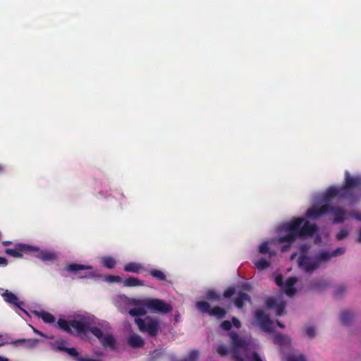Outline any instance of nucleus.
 <instances>
[{
  "mask_svg": "<svg viewBox=\"0 0 361 361\" xmlns=\"http://www.w3.org/2000/svg\"><path fill=\"white\" fill-rule=\"evenodd\" d=\"M275 282L276 285L279 287H283L284 285L283 279L281 274H279L275 277Z\"/></svg>",
  "mask_w": 361,
  "mask_h": 361,
  "instance_id": "obj_43",
  "label": "nucleus"
},
{
  "mask_svg": "<svg viewBox=\"0 0 361 361\" xmlns=\"http://www.w3.org/2000/svg\"><path fill=\"white\" fill-rule=\"evenodd\" d=\"M236 293V288L234 286L227 288L224 293L223 297L226 299L231 298Z\"/></svg>",
  "mask_w": 361,
  "mask_h": 361,
  "instance_id": "obj_31",
  "label": "nucleus"
},
{
  "mask_svg": "<svg viewBox=\"0 0 361 361\" xmlns=\"http://www.w3.org/2000/svg\"><path fill=\"white\" fill-rule=\"evenodd\" d=\"M102 262L103 266L108 269H113L116 265V261L112 257H104Z\"/></svg>",
  "mask_w": 361,
  "mask_h": 361,
  "instance_id": "obj_27",
  "label": "nucleus"
},
{
  "mask_svg": "<svg viewBox=\"0 0 361 361\" xmlns=\"http://www.w3.org/2000/svg\"><path fill=\"white\" fill-rule=\"evenodd\" d=\"M298 281V279L296 277H289L285 283L286 288L284 290L286 294L289 296L292 297L296 293V290L294 288L295 284Z\"/></svg>",
  "mask_w": 361,
  "mask_h": 361,
  "instance_id": "obj_17",
  "label": "nucleus"
},
{
  "mask_svg": "<svg viewBox=\"0 0 361 361\" xmlns=\"http://www.w3.org/2000/svg\"><path fill=\"white\" fill-rule=\"evenodd\" d=\"M129 314L131 316H142L146 314L143 308H133L129 310Z\"/></svg>",
  "mask_w": 361,
  "mask_h": 361,
  "instance_id": "obj_33",
  "label": "nucleus"
},
{
  "mask_svg": "<svg viewBox=\"0 0 361 361\" xmlns=\"http://www.w3.org/2000/svg\"><path fill=\"white\" fill-rule=\"evenodd\" d=\"M123 270L126 272L140 274L145 271L147 269L140 263L130 262L124 265Z\"/></svg>",
  "mask_w": 361,
  "mask_h": 361,
  "instance_id": "obj_14",
  "label": "nucleus"
},
{
  "mask_svg": "<svg viewBox=\"0 0 361 361\" xmlns=\"http://www.w3.org/2000/svg\"><path fill=\"white\" fill-rule=\"evenodd\" d=\"M216 353L221 357L226 356L228 354V348L226 345L222 344L216 347Z\"/></svg>",
  "mask_w": 361,
  "mask_h": 361,
  "instance_id": "obj_32",
  "label": "nucleus"
},
{
  "mask_svg": "<svg viewBox=\"0 0 361 361\" xmlns=\"http://www.w3.org/2000/svg\"><path fill=\"white\" fill-rule=\"evenodd\" d=\"M2 297L4 298L6 302L16 306L20 310L27 314V312L20 306L22 304H23V302L19 301L18 297L14 293L6 290L2 294Z\"/></svg>",
  "mask_w": 361,
  "mask_h": 361,
  "instance_id": "obj_13",
  "label": "nucleus"
},
{
  "mask_svg": "<svg viewBox=\"0 0 361 361\" xmlns=\"http://www.w3.org/2000/svg\"><path fill=\"white\" fill-rule=\"evenodd\" d=\"M220 326L223 330L229 331L232 327V324L230 321L225 320L221 322Z\"/></svg>",
  "mask_w": 361,
  "mask_h": 361,
  "instance_id": "obj_40",
  "label": "nucleus"
},
{
  "mask_svg": "<svg viewBox=\"0 0 361 361\" xmlns=\"http://www.w3.org/2000/svg\"><path fill=\"white\" fill-rule=\"evenodd\" d=\"M8 358L0 355V361H8Z\"/></svg>",
  "mask_w": 361,
  "mask_h": 361,
  "instance_id": "obj_54",
  "label": "nucleus"
},
{
  "mask_svg": "<svg viewBox=\"0 0 361 361\" xmlns=\"http://www.w3.org/2000/svg\"><path fill=\"white\" fill-rule=\"evenodd\" d=\"M329 213H334V221L335 223H342L346 219V212L341 208L331 206L329 204H322L320 207L313 206L309 208L305 212V218L317 219L323 215Z\"/></svg>",
  "mask_w": 361,
  "mask_h": 361,
  "instance_id": "obj_4",
  "label": "nucleus"
},
{
  "mask_svg": "<svg viewBox=\"0 0 361 361\" xmlns=\"http://www.w3.org/2000/svg\"><path fill=\"white\" fill-rule=\"evenodd\" d=\"M57 326L63 331L73 334L75 331L76 334L80 337L87 336L88 331H90L101 343L104 348H109L111 350L116 349V340L114 336L109 334L104 335L103 331L97 326L89 328L87 323L77 319L66 320L59 318L57 321Z\"/></svg>",
  "mask_w": 361,
  "mask_h": 361,
  "instance_id": "obj_2",
  "label": "nucleus"
},
{
  "mask_svg": "<svg viewBox=\"0 0 361 361\" xmlns=\"http://www.w3.org/2000/svg\"><path fill=\"white\" fill-rule=\"evenodd\" d=\"M35 250L32 251L31 255H35L37 258L40 259L43 262H54L56 259V255L50 251L47 250H39L37 247H35Z\"/></svg>",
  "mask_w": 361,
  "mask_h": 361,
  "instance_id": "obj_12",
  "label": "nucleus"
},
{
  "mask_svg": "<svg viewBox=\"0 0 361 361\" xmlns=\"http://www.w3.org/2000/svg\"><path fill=\"white\" fill-rule=\"evenodd\" d=\"M124 280H123L120 276H112V275H109L108 276V281L109 282H111V283H113V282H116V283H123Z\"/></svg>",
  "mask_w": 361,
  "mask_h": 361,
  "instance_id": "obj_41",
  "label": "nucleus"
},
{
  "mask_svg": "<svg viewBox=\"0 0 361 361\" xmlns=\"http://www.w3.org/2000/svg\"><path fill=\"white\" fill-rule=\"evenodd\" d=\"M276 323L277 326H279L280 328L283 329L285 327V325L282 322H281L279 320H276Z\"/></svg>",
  "mask_w": 361,
  "mask_h": 361,
  "instance_id": "obj_51",
  "label": "nucleus"
},
{
  "mask_svg": "<svg viewBox=\"0 0 361 361\" xmlns=\"http://www.w3.org/2000/svg\"><path fill=\"white\" fill-rule=\"evenodd\" d=\"M357 241L359 243H361V229L360 230V232H359V235H358Z\"/></svg>",
  "mask_w": 361,
  "mask_h": 361,
  "instance_id": "obj_55",
  "label": "nucleus"
},
{
  "mask_svg": "<svg viewBox=\"0 0 361 361\" xmlns=\"http://www.w3.org/2000/svg\"><path fill=\"white\" fill-rule=\"evenodd\" d=\"M342 198L350 202H356L361 199V176H352L345 172L344 184L341 187Z\"/></svg>",
  "mask_w": 361,
  "mask_h": 361,
  "instance_id": "obj_3",
  "label": "nucleus"
},
{
  "mask_svg": "<svg viewBox=\"0 0 361 361\" xmlns=\"http://www.w3.org/2000/svg\"><path fill=\"white\" fill-rule=\"evenodd\" d=\"M255 317L258 325L263 331L268 333L274 332L273 322L269 315L266 314L262 310H257Z\"/></svg>",
  "mask_w": 361,
  "mask_h": 361,
  "instance_id": "obj_11",
  "label": "nucleus"
},
{
  "mask_svg": "<svg viewBox=\"0 0 361 361\" xmlns=\"http://www.w3.org/2000/svg\"><path fill=\"white\" fill-rule=\"evenodd\" d=\"M148 273L153 278L157 279L159 281H166V274L161 270L152 269L148 270Z\"/></svg>",
  "mask_w": 361,
  "mask_h": 361,
  "instance_id": "obj_21",
  "label": "nucleus"
},
{
  "mask_svg": "<svg viewBox=\"0 0 361 361\" xmlns=\"http://www.w3.org/2000/svg\"><path fill=\"white\" fill-rule=\"evenodd\" d=\"M94 276V274L93 272H88L85 274L84 276H80V278L81 279H87V278H93Z\"/></svg>",
  "mask_w": 361,
  "mask_h": 361,
  "instance_id": "obj_49",
  "label": "nucleus"
},
{
  "mask_svg": "<svg viewBox=\"0 0 361 361\" xmlns=\"http://www.w3.org/2000/svg\"><path fill=\"white\" fill-rule=\"evenodd\" d=\"M196 307L201 313H207L212 317H218L220 319L224 318L226 315V311L219 306L211 308L209 302L206 301H198L196 302Z\"/></svg>",
  "mask_w": 361,
  "mask_h": 361,
  "instance_id": "obj_9",
  "label": "nucleus"
},
{
  "mask_svg": "<svg viewBox=\"0 0 361 361\" xmlns=\"http://www.w3.org/2000/svg\"><path fill=\"white\" fill-rule=\"evenodd\" d=\"M37 342V340H32V339H19L16 341L14 343H27L29 345H34Z\"/></svg>",
  "mask_w": 361,
  "mask_h": 361,
  "instance_id": "obj_45",
  "label": "nucleus"
},
{
  "mask_svg": "<svg viewBox=\"0 0 361 361\" xmlns=\"http://www.w3.org/2000/svg\"><path fill=\"white\" fill-rule=\"evenodd\" d=\"M353 318V315L349 311H343L341 314V322L344 326L349 325Z\"/></svg>",
  "mask_w": 361,
  "mask_h": 361,
  "instance_id": "obj_24",
  "label": "nucleus"
},
{
  "mask_svg": "<svg viewBox=\"0 0 361 361\" xmlns=\"http://www.w3.org/2000/svg\"><path fill=\"white\" fill-rule=\"evenodd\" d=\"M336 197L342 198L341 188H338L336 186H330L324 194V199L328 200Z\"/></svg>",
  "mask_w": 361,
  "mask_h": 361,
  "instance_id": "obj_18",
  "label": "nucleus"
},
{
  "mask_svg": "<svg viewBox=\"0 0 361 361\" xmlns=\"http://www.w3.org/2000/svg\"><path fill=\"white\" fill-rule=\"evenodd\" d=\"M287 361H305V357L303 355H293L290 356Z\"/></svg>",
  "mask_w": 361,
  "mask_h": 361,
  "instance_id": "obj_39",
  "label": "nucleus"
},
{
  "mask_svg": "<svg viewBox=\"0 0 361 361\" xmlns=\"http://www.w3.org/2000/svg\"><path fill=\"white\" fill-rule=\"evenodd\" d=\"M35 250V247L24 243H17L13 248H6L5 253L15 258H21L23 254H30Z\"/></svg>",
  "mask_w": 361,
  "mask_h": 361,
  "instance_id": "obj_10",
  "label": "nucleus"
},
{
  "mask_svg": "<svg viewBox=\"0 0 361 361\" xmlns=\"http://www.w3.org/2000/svg\"><path fill=\"white\" fill-rule=\"evenodd\" d=\"M142 305L152 313L166 314L172 311L173 307L161 299L146 298L142 300Z\"/></svg>",
  "mask_w": 361,
  "mask_h": 361,
  "instance_id": "obj_7",
  "label": "nucleus"
},
{
  "mask_svg": "<svg viewBox=\"0 0 361 361\" xmlns=\"http://www.w3.org/2000/svg\"><path fill=\"white\" fill-rule=\"evenodd\" d=\"M286 302L280 300L279 304L277 305L275 310H276V314L277 316H282L286 314Z\"/></svg>",
  "mask_w": 361,
  "mask_h": 361,
  "instance_id": "obj_28",
  "label": "nucleus"
},
{
  "mask_svg": "<svg viewBox=\"0 0 361 361\" xmlns=\"http://www.w3.org/2000/svg\"><path fill=\"white\" fill-rule=\"evenodd\" d=\"M66 341L65 340H63V339L56 341V343H55L56 349L59 350V351L64 352L63 349L67 348V347H66L64 345L66 344Z\"/></svg>",
  "mask_w": 361,
  "mask_h": 361,
  "instance_id": "obj_36",
  "label": "nucleus"
},
{
  "mask_svg": "<svg viewBox=\"0 0 361 361\" xmlns=\"http://www.w3.org/2000/svg\"><path fill=\"white\" fill-rule=\"evenodd\" d=\"M305 332H306L307 336L310 338H313L316 335L315 328L313 326H310V325L306 326H305Z\"/></svg>",
  "mask_w": 361,
  "mask_h": 361,
  "instance_id": "obj_35",
  "label": "nucleus"
},
{
  "mask_svg": "<svg viewBox=\"0 0 361 361\" xmlns=\"http://www.w3.org/2000/svg\"><path fill=\"white\" fill-rule=\"evenodd\" d=\"M279 300H277L275 298L271 297V298H268L266 300L265 305H266L267 308H268L269 310H272V309L275 310L277 305L279 304Z\"/></svg>",
  "mask_w": 361,
  "mask_h": 361,
  "instance_id": "obj_29",
  "label": "nucleus"
},
{
  "mask_svg": "<svg viewBox=\"0 0 361 361\" xmlns=\"http://www.w3.org/2000/svg\"><path fill=\"white\" fill-rule=\"evenodd\" d=\"M207 300L210 301H219L221 299V295L214 290H209L205 294Z\"/></svg>",
  "mask_w": 361,
  "mask_h": 361,
  "instance_id": "obj_25",
  "label": "nucleus"
},
{
  "mask_svg": "<svg viewBox=\"0 0 361 361\" xmlns=\"http://www.w3.org/2000/svg\"><path fill=\"white\" fill-rule=\"evenodd\" d=\"M127 341L128 345L133 348H142L145 345L144 339L136 334H130Z\"/></svg>",
  "mask_w": 361,
  "mask_h": 361,
  "instance_id": "obj_15",
  "label": "nucleus"
},
{
  "mask_svg": "<svg viewBox=\"0 0 361 361\" xmlns=\"http://www.w3.org/2000/svg\"><path fill=\"white\" fill-rule=\"evenodd\" d=\"M231 345V355L234 361H247L248 358V343L235 331L228 333Z\"/></svg>",
  "mask_w": 361,
  "mask_h": 361,
  "instance_id": "obj_5",
  "label": "nucleus"
},
{
  "mask_svg": "<svg viewBox=\"0 0 361 361\" xmlns=\"http://www.w3.org/2000/svg\"><path fill=\"white\" fill-rule=\"evenodd\" d=\"M65 353H67L69 355L74 357L77 361V358L79 357V353L75 348H67L63 349Z\"/></svg>",
  "mask_w": 361,
  "mask_h": 361,
  "instance_id": "obj_34",
  "label": "nucleus"
},
{
  "mask_svg": "<svg viewBox=\"0 0 361 361\" xmlns=\"http://www.w3.org/2000/svg\"><path fill=\"white\" fill-rule=\"evenodd\" d=\"M135 323L137 325L140 331L147 333L151 337L157 336L160 330L159 322L149 316L144 319L135 318Z\"/></svg>",
  "mask_w": 361,
  "mask_h": 361,
  "instance_id": "obj_6",
  "label": "nucleus"
},
{
  "mask_svg": "<svg viewBox=\"0 0 361 361\" xmlns=\"http://www.w3.org/2000/svg\"><path fill=\"white\" fill-rule=\"evenodd\" d=\"M37 314L39 317H41L42 319L45 323L52 324L56 320L55 317L52 314H51L49 312H47L43 311V312H37Z\"/></svg>",
  "mask_w": 361,
  "mask_h": 361,
  "instance_id": "obj_23",
  "label": "nucleus"
},
{
  "mask_svg": "<svg viewBox=\"0 0 361 361\" xmlns=\"http://www.w3.org/2000/svg\"><path fill=\"white\" fill-rule=\"evenodd\" d=\"M274 343L280 346H283L290 343V338L288 336L276 333L274 335Z\"/></svg>",
  "mask_w": 361,
  "mask_h": 361,
  "instance_id": "obj_20",
  "label": "nucleus"
},
{
  "mask_svg": "<svg viewBox=\"0 0 361 361\" xmlns=\"http://www.w3.org/2000/svg\"><path fill=\"white\" fill-rule=\"evenodd\" d=\"M64 269L68 273L75 274L80 270H92V267L90 265L79 264L75 263H71L67 264Z\"/></svg>",
  "mask_w": 361,
  "mask_h": 361,
  "instance_id": "obj_16",
  "label": "nucleus"
},
{
  "mask_svg": "<svg viewBox=\"0 0 361 361\" xmlns=\"http://www.w3.org/2000/svg\"><path fill=\"white\" fill-rule=\"evenodd\" d=\"M231 324H233V325L235 327L238 328V329L240 328V326H241V323H240V320L238 318L235 317H233L232 318V323Z\"/></svg>",
  "mask_w": 361,
  "mask_h": 361,
  "instance_id": "obj_47",
  "label": "nucleus"
},
{
  "mask_svg": "<svg viewBox=\"0 0 361 361\" xmlns=\"http://www.w3.org/2000/svg\"><path fill=\"white\" fill-rule=\"evenodd\" d=\"M319 231L316 224H311L303 217H295L282 225L279 235V243H286L281 251H287L298 238L312 237Z\"/></svg>",
  "mask_w": 361,
  "mask_h": 361,
  "instance_id": "obj_1",
  "label": "nucleus"
},
{
  "mask_svg": "<svg viewBox=\"0 0 361 361\" xmlns=\"http://www.w3.org/2000/svg\"><path fill=\"white\" fill-rule=\"evenodd\" d=\"M254 264L259 271L265 269L270 265V263L264 258H261L258 260L254 261Z\"/></svg>",
  "mask_w": 361,
  "mask_h": 361,
  "instance_id": "obj_26",
  "label": "nucleus"
},
{
  "mask_svg": "<svg viewBox=\"0 0 361 361\" xmlns=\"http://www.w3.org/2000/svg\"><path fill=\"white\" fill-rule=\"evenodd\" d=\"M5 172V166L3 164H0V174H2Z\"/></svg>",
  "mask_w": 361,
  "mask_h": 361,
  "instance_id": "obj_52",
  "label": "nucleus"
},
{
  "mask_svg": "<svg viewBox=\"0 0 361 361\" xmlns=\"http://www.w3.org/2000/svg\"><path fill=\"white\" fill-rule=\"evenodd\" d=\"M352 216H353L355 219L358 221H361V213L353 212L352 213Z\"/></svg>",
  "mask_w": 361,
  "mask_h": 361,
  "instance_id": "obj_50",
  "label": "nucleus"
},
{
  "mask_svg": "<svg viewBox=\"0 0 361 361\" xmlns=\"http://www.w3.org/2000/svg\"><path fill=\"white\" fill-rule=\"evenodd\" d=\"M247 295L246 293H240L238 297H237L234 300V304L235 305L238 307L241 308L243 306V301L247 300Z\"/></svg>",
  "mask_w": 361,
  "mask_h": 361,
  "instance_id": "obj_30",
  "label": "nucleus"
},
{
  "mask_svg": "<svg viewBox=\"0 0 361 361\" xmlns=\"http://www.w3.org/2000/svg\"><path fill=\"white\" fill-rule=\"evenodd\" d=\"M345 248L343 247H338L334 250L331 253L332 257H336L338 255H341L345 252Z\"/></svg>",
  "mask_w": 361,
  "mask_h": 361,
  "instance_id": "obj_42",
  "label": "nucleus"
},
{
  "mask_svg": "<svg viewBox=\"0 0 361 361\" xmlns=\"http://www.w3.org/2000/svg\"><path fill=\"white\" fill-rule=\"evenodd\" d=\"M123 284L125 287H137L144 286L145 282L144 281L140 280L138 278H135L134 276H129L123 281Z\"/></svg>",
  "mask_w": 361,
  "mask_h": 361,
  "instance_id": "obj_19",
  "label": "nucleus"
},
{
  "mask_svg": "<svg viewBox=\"0 0 361 361\" xmlns=\"http://www.w3.org/2000/svg\"><path fill=\"white\" fill-rule=\"evenodd\" d=\"M301 255L298 259V264L300 269H302L305 273L312 274L319 267L316 258H312L305 253L308 250V247L303 245L300 247Z\"/></svg>",
  "mask_w": 361,
  "mask_h": 361,
  "instance_id": "obj_8",
  "label": "nucleus"
},
{
  "mask_svg": "<svg viewBox=\"0 0 361 361\" xmlns=\"http://www.w3.org/2000/svg\"><path fill=\"white\" fill-rule=\"evenodd\" d=\"M8 259L4 257H0V267H6L8 265Z\"/></svg>",
  "mask_w": 361,
  "mask_h": 361,
  "instance_id": "obj_48",
  "label": "nucleus"
},
{
  "mask_svg": "<svg viewBox=\"0 0 361 361\" xmlns=\"http://www.w3.org/2000/svg\"><path fill=\"white\" fill-rule=\"evenodd\" d=\"M348 235V231L346 229L341 230L336 236V240H341Z\"/></svg>",
  "mask_w": 361,
  "mask_h": 361,
  "instance_id": "obj_37",
  "label": "nucleus"
},
{
  "mask_svg": "<svg viewBox=\"0 0 361 361\" xmlns=\"http://www.w3.org/2000/svg\"><path fill=\"white\" fill-rule=\"evenodd\" d=\"M250 361H262V360L257 353L254 352L250 354Z\"/></svg>",
  "mask_w": 361,
  "mask_h": 361,
  "instance_id": "obj_44",
  "label": "nucleus"
},
{
  "mask_svg": "<svg viewBox=\"0 0 361 361\" xmlns=\"http://www.w3.org/2000/svg\"><path fill=\"white\" fill-rule=\"evenodd\" d=\"M345 292V288L342 286H338L335 290V295L340 296Z\"/></svg>",
  "mask_w": 361,
  "mask_h": 361,
  "instance_id": "obj_46",
  "label": "nucleus"
},
{
  "mask_svg": "<svg viewBox=\"0 0 361 361\" xmlns=\"http://www.w3.org/2000/svg\"><path fill=\"white\" fill-rule=\"evenodd\" d=\"M11 243H11V241H4V242L2 243L3 245H4V246L9 245H11Z\"/></svg>",
  "mask_w": 361,
  "mask_h": 361,
  "instance_id": "obj_53",
  "label": "nucleus"
},
{
  "mask_svg": "<svg viewBox=\"0 0 361 361\" xmlns=\"http://www.w3.org/2000/svg\"><path fill=\"white\" fill-rule=\"evenodd\" d=\"M269 251V247L268 243L265 242L261 244L259 247V252L261 254H267Z\"/></svg>",
  "mask_w": 361,
  "mask_h": 361,
  "instance_id": "obj_38",
  "label": "nucleus"
},
{
  "mask_svg": "<svg viewBox=\"0 0 361 361\" xmlns=\"http://www.w3.org/2000/svg\"><path fill=\"white\" fill-rule=\"evenodd\" d=\"M331 257V253L326 250H322L315 257L317 262H318L319 267H320V264L322 262H327L330 260Z\"/></svg>",
  "mask_w": 361,
  "mask_h": 361,
  "instance_id": "obj_22",
  "label": "nucleus"
}]
</instances>
